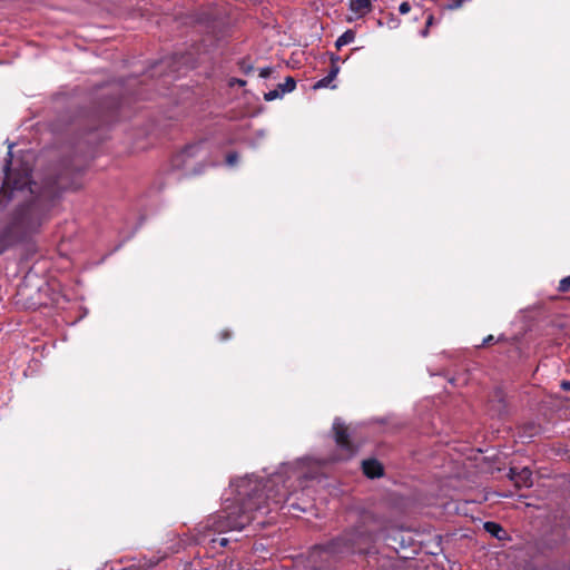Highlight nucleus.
Returning <instances> with one entry per match:
<instances>
[{
	"instance_id": "f257e3e1",
	"label": "nucleus",
	"mask_w": 570,
	"mask_h": 570,
	"mask_svg": "<svg viewBox=\"0 0 570 570\" xmlns=\"http://www.w3.org/2000/svg\"><path fill=\"white\" fill-rule=\"evenodd\" d=\"M82 171L81 166L63 161L55 177L47 178L43 186L30 178L28 187L31 190L16 193L14 199L21 198L22 202L9 214L8 223L23 240L40 230L61 191L80 187Z\"/></svg>"
},
{
	"instance_id": "f03ea898",
	"label": "nucleus",
	"mask_w": 570,
	"mask_h": 570,
	"mask_svg": "<svg viewBox=\"0 0 570 570\" xmlns=\"http://www.w3.org/2000/svg\"><path fill=\"white\" fill-rule=\"evenodd\" d=\"M235 504L209 515L202 524L205 531H240L254 520V512L265 509L269 501L281 503L288 494L278 474L266 480L253 475L242 478L235 483Z\"/></svg>"
},
{
	"instance_id": "7ed1b4c3",
	"label": "nucleus",
	"mask_w": 570,
	"mask_h": 570,
	"mask_svg": "<svg viewBox=\"0 0 570 570\" xmlns=\"http://www.w3.org/2000/svg\"><path fill=\"white\" fill-rule=\"evenodd\" d=\"M381 524V520L373 512L362 511L352 530L345 531L327 544L314 547L309 554L311 562L317 570H322V566L317 563L331 564L352 553H370Z\"/></svg>"
},
{
	"instance_id": "20e7f679",
	"label": "nucleus",
	"mask_w": 570,
	"mask_h": 570,
	"mask_svg": "<svg viewBox=\"0 0 570 570\" xmlns=\"http://www.w3.org/2000/svg\"><path fill=\"white\" fill-rule=\"evenodd\" d=\"M12 146L8 151V158L3 167L4 179L0 186V207L6 206L10 200L14 199L16 193L30 191L28 183H30V173L32 168L27 163H21L18 166L12 164Z\"/></svg>"
},
{
	"instance_id": "39448f33",
	"label": "nucleus",
	"mask_w": 570,
	"mask_h": 570,
	"mask_svg": "<svg viewBox=\"0 0 570 570\" xmlns=\"http://www.w3.org/2000/svg\"><path fill=\"white\" fill-rule=\"evenodd\" d=\"M331 431L340 459L352 460L362 445L357 428L347 425L341 417H335Z\"/></svg>"
},
{
	"instance_id": "423d86ee",
	"label": "nucleus",
	"mask_w": 570,
	"mask_h": 570,
	"mask_svg": "<svg viewBox=\"0 0 570 570\" xmlns=\"http://www.w3.org/2000/svg\"><path fill=\"white\" fill-rule=\"evenodd\" d=\"M205 141H197L186 146L181 151L176 154L171 159L174 169L183 170L187 175H197L202 173L200 168L194 166V159L202 156L205 150Z\"/></svg>"
},
{
	"instance_id": "0eeeda50",
	"label": "nucleus",
	"mask_w": 570,
	"mask_h": 570,
	"mask_svg": "<svg viewBox=\"0 0 570 570\" xmlns=\"http://www.w3.org/2000/svg\"><path fill=\"white\" fill-rule=\"evenodd\" d=\"M508 475L517 488L532 487V471L528 465H510Z\"/></svg>"
},
{
	"instance_id": "6e6552de",
	"label": "nucleus",
	"mask_w": 570,
	"mask_h": 570,
	"mask_svg": "<svg viewBox=\"0 0 570 570\" xmlns=\"http://www.w3.org/2000/svg\"><path fill=\"white\" fill-rule=\"evenodd\" d=\"M21 242L24 240L17 234L8 222L0 228V255Z\"/></svg>"
},
{
	"instance_id": "1a4fd4ad",
	"label": "nucleus",
	"mask_w": 570,
	"mask_h": 570,
	"mask_svg": "<svg viewBox=\"0 0 570 570\" xmlns=\"http://www.w3.org/2000/svg\"><path fill=\"white\" fill-rule=\"evenodd\" d=\"M542 431L540 424L529 421L519 426L518 435L523 443L530 442L532 438L539 435Z\"/></svg>"
},
{
	"instance_id": "9d476101",
	"label": "nucleus",
	"mask_w": 570,
	"mask_h": 570,
	"mask_svg": "<svg viewBox=\"0 0 570 570\" xmlns=\"http://www.w3.org/2000/svg\"><path fill=\"white\" fill-rule=\"evenodd\" d=\"M490 412L492 415L503 416L507 414V404L503 394L500 390L494 392L493 397L490 401Z\"/></svg>"
},
{
	"instance_id": "9b49d317",
	"label": "nucleus",
	"mask_w": 570,
	"mask_h": 570,
	"mask_svg": "<svg viewBox=\"0 0 570 570\" xmlns=\"http://www.w3.org/2000/svg\"><path fill=\"white\" fill-rule=\"evenodd\" d=\"M484 530L490 533L495 539L502 541L507 540L509 538L507 531L502 528L501 524L493 522V521H487L483 524Z\"/></svg>"
},
{
	"instance_id": "f8f14e48",
	"label": "nucleus",
	"mask_w": 570,
	"mask_h": 570,
	"mask_svg": "<svg viewBox=\"0 0 570 570\" xmlns=\"http://www.w3.org/2000/svg\"><path fill=\"white\" fill-rule=\"evenodd\" d=\"M371 0H351L350 9L360 16L371 11Z\"/></svg>"
},
{
	"instance_id": "ddd939ff",
	"label": "nucleus",
	"mask_w": 570,
	"mask_h": 570,
	"mask_svg": "<svg viewBox=\"0 0 570 570\" xmlns=\"http://www.w3.org/2000/svg\"><path fill=\"white\" fill-rule=\"evenodd\" d=\"M340 71V67L338 66H333L331 67V70L328 72V75L322 79H320L318 81H316L313 86L314 89H321V88H326L331 85V82L336 78L337 73Z\"/></svg>"
},
{
	"instance_id": "4468645a",
	"label": "nucleus",
	"mask_w": 570,
	"mask_h": 570,
	"mask_svg": "<svg viewBox=\"0 0 570 570\" xmlns=\"http://www.w3.org/2000/svg\"><path fill=\"white\" fill-rule=\"evenodd\" d=\"M364 475L368 479L380 478L384 474V465H361Z\"/></svg>"
},
{
	"instance_id": "2eb2a0df",
	"label": "nucleus",
	"mask_w": 570,
	"mask_h": 570,
	"mask_svg": "<svg viewBox=\"0 0 570 570\" xmlns=\"http://www.w3.org/2000/svg\"><path fill=\"white\" fill-rule=\"evenodd\" d=\"M356 33L352 29L343 32L335 41V47L341 49L343 46L352 43L355 40Z\"/></svg>"
},
{
	"instance_id": "dca6fc26",
	"label": "nucleus",
	"mask_w": 570,
	"mask_h": 570,
	"mask_svg": "<svg viewBox=\"0 0 570 570\" xmlns=\"http://www.w3.org/2000/svg\"><path fill=\"white\" fill-rule=\"evenodd\" d=\"M278 89L283 95L287 92H292L296 88V81L293 77L288 76L285 78V81L283 83H279Z\"/></svg>"
},
{
	"instance_id": "f3484780",
	"label": "nucleus",
	"mask_w": 570,
	"mask_h": 570,
	"mask_svg": "<svg viewBox=\"0 0 570 570\" xmlns=\"http://www.w3.org/2000/svg\"><path fill=\"white\" fill-rule=\"evenodd\" d=\"M284 95L281 92V90L278 89V87L274 90H271L268 92H266L264 95V99L266 101H272V100H275V99H278V98H282Z\"/></svg>"
},
{
	"instance_id": "a211bd4d",
	"label": "nucleus",
	"mask_w": 570,
	"mask_h": 570,
	"mask_svg": "<svg viewBox=\"0 0 570 570\" xmlns=\"http://www.w3.org/2000/svg\"><path fill=\"white\" fill-rule=\"evenodd\" d=\"M558 291L560 293H567L570 291V275L567 276V277H563L560 282H559V286H558Z\"/></svg>"
},
{
	"instance_id": "6ab92c4d",
	"label": "nucleus",
	"mask_w": 570,
	"mask_h": 570,
	"mask_svg": "<svg viewBox=\"0 0 570 570\" xmlns=\"http://www.w3.org/2000/svg\"><path fill=\"white\" fill-rule=\"evenodd\" d=\"M238 163V154L236 151H232L226 156V164L228 166H235Z\"/></svg>"
},
{
	"instance_id": "aec40b11",
	"label": "nucleus",
	"mask_w": 570,
	"mask_h": 570,
	"mask_svg": "<svg viewBox=\"0 0 570 570\" xmlns=\"http://www.w3.org/2000/svg\"><path fill=\"white\" fill-rule=\"evenodd\" d=\"M433 23H434V17H433V14H431V13H430V14L426 17V21H425V29H424V30H422V32H421L423 37H426V36H428V33H429V28H430L431 26H433Z\"/></svg>"
},
{
	"instance_id": "412c9836",
	"label": "nucleus",
	"mask_w": 570,
	"mask_h": 570,
	"mask_svg": "<svg viewBox=\"0 0 570 570\" xmlns=\"http://www.w3.org/2000/svg\"><path fill=\"white\" fill-rule=\"evenodd\" d=\"M411 11V4L407 2V1H403L400 6H399V12L401 14H406Z\"/></svg>"
},
{
	"instance_id": "4be33fe9",
	"label": "nucleus",
	"mask_w": 570,
	"mask_h": 570,
	"mask_svg": "<svg viewBox=\"0 0 570 570\" xmlns=\"http://www.w3.org/2000/svg\"><path fill=\"white\" fill-rule=\"evenodd\" d=\"M229 87L238 86L243 87L246 85V81L239 78H230L228 81Z\"/></svg>"
},
{
	"instance_id": "5701e85b",
	"label": "nucleus",
	"mask_w": 570,
	"mask_h": 570,
	"mask_svg": "<svg viewBox=\"0 0 570 570\" xmlns=\"http://www.w3.org/2000/svg\"><path fill=\"white\" fill-rule=\"evenodd\" d=\"M273 72V68L271 67H264L259 69V77L261 78H268L271 73Z\"/></svg>"
},
{
	"instance_id": "b1692460",
	"label": "nucleus",
	"mask_w": 570,
	"mask_h": 570,
	"mask_svg": "<svg viewBox=\"0 0 570 570\" xmlns=\"http://www.w3.org/2000/svg\"><path fill=\"white\" fill-rule=\"evenodd\" d=\"M150 568V566L148 568L146 567H142V566H139V564H132V566H129L127 568H122L120 570H148Z\"/></svg>"
},
{
	"instance_id": "393cba45",
	"label": "nucleus",
	"mask_w": 570,
	"mask_h": 570,
	"mask_svg": "<svg viewBox=\"0 0 570 570\" xmlns=\"http://www.w3.org/2000/svg\"><path fill=\"white\" fill-rule=\"evenodd\" d=\"M492 342H494V336H493V335H488V336L483 340V342H482L481 346H487V345L491 344Z\"/></svg>"
},
{
	"instance_id": "a878e982",
	"label": "nucleus",
	"mask_w": 570,
	"mask_h": 570,
	"mask_svg": "<svg viewBox=\"0 0 570 570\" xmlns=\"http://www.w3.org/2000/svg\"><path fill=\"white\" fill-rule=\"evenodd\" d=\"M360 463L370 464V463H381V462L376 458H366V459H363Z\"/></svg>"
},
{
	"instance_id": "bb28decb",
	"label": "nucleus",
	"mask_w": 570,
	"mask_h": 570,
	"mask_svg": "<svg viewBox=\"0 0 570 570\" xmlns=\"http://www.w3.org/2000/svg\"><path fill=\"white\" fill-rule=\"evenodd\" d=\"M560 387L563 390V391H570V381H562L560 383Z\"/></svg>"
},
{
	"instance_id": "cd10ccee",
	"label": "nucleus",
	"mask_w": 570,
	"mask_h": 570,
	"mask_svg": "<svg viewBox=\"0 0 570 570\" xmlns=\"http://www.w3.org/2000/svg\"><path fill=\"white\" fill-rule=\"evenodd\" d=\"M242 70L245 73H248V72H250L253 70V66L252 65H245V62H244V63H242Z\"/></svg>"
},
{
	"instance_id": "c85d7f7f",
	"label": "nucleus",
	"mask_w": 570,
	"mask_h": 570,
	"mask_svg": "<svg viewBox=\"0 0 570 570\" xmlns=\"http://www.w3.org/2000/svg\"><path fill=\"white\" fill-rule=\"evenodd\" d=\"M229 337H230V332H228V331H223V332L220 333V338H222L223 341H226V340H228Z\"/></svg>"
},
{
	"instance_id": "c756f323",
	"label": "nucleus",
	"mask_w": 570,
	"mask_h": 570,
	"mask_svg": "<svg viewBox=\"0 0 570 570\" xmlns=\"http://www.w3.org/2000/svg\"><path fill=\"white\" fill-rule=\"evenodd\" d=\"M264 137H265V131L264 130L256 131V140H261Z\"/></svg>"
},
{
	"instance_id": "7c9ffc66",
	"label": "nucleus",
	"mask_w": 570,
	"mask_h": 570,
	"mask_svg": "<svg viewBox=\"0 0 570 570\" xmlns=\"http://www.w3.org/2000/svg\"><path fill=\"white\" fill-rule=\"evenodd\" d=\"M338 60H340V58H338L337 56L332 55V57H331L332 66H331V67H333V66H337V61H338Z\"/></svg>"
},
{
	"instance_id": "2f4dec72",
	"label": "nucleus",
	"mask_w": 570,
	"mask_h": 570,
	"mask_svg": "<svg viewBox=\"0 0 570 570\" xmlns=\"http://www.w3.org/2000/svg\"><path fill=\"white\" fill-rule=\"evenodd\" d=\"M227 543H228V540H227L226 538H223V539H220V541H219V544H220L222 547H226V546H227Z\"/></svg>"
},
{
	"instance_id": "473e14b6",
	"label": "nucleus",
	"mask_w": 570,
	"mask_h": 570,
	"mask_svg": "<svg viewBox=\"0 0 570 570\" xmlns=\"http://www.w3.org/2000/svg\"><path fill=\"white\" fill-rule=\"evenodd\" d=\"M296 463L303 464V463H308V462L306 461V459H298L296 461Z\"/></svg>"
},
{
	"instance_id": "72a5a7b5",
	"label": "nucleus",
	"mask_w": 570,
	"mask_h": 570,
	"mask_svg": "<svg viewBox=\"0 0 570 570\" xmlns=\"http://www.w3.org/2000/svg\"><path fill=\"white\" fill-rule=\"evenodd\" d=\"M448 463H461V462L456 459H451Z\"/></svg>"
},
{
	"instance_id": "f704fd0d",
	"label": "nucleus",
	"mask_w": 570,
	"mask_h": 570,
	"mask_svg": "<svg viewBox=\"0 0 570 570\" xmlns=\"http://www.w3.org/2000/svg\"><path fill=\"white\" fill-rule=\"evenodd\" d=\"M468 459H469V460L478 461V458H476V456H473V458H472V456H469Z\"/></svg>"
},
{
	"instance_id": "c9c22d12",
	"label": "nucleus",
	"mask_w": 570,
	"mask_h": 570,
	"mask_svg": "<svg viewBox=\"0 0 570 570\" xmlns=\"http://www.w3.org/2000/svg\"><path fill=\"white\" fill-rule=\"evenodd\" d=\"M249 145L255 147L256 146V141H250Z\"/></svg>"
},
{
	"instance_id": "e433bc0d",
	"label": "nucleus",
	"mask_w": 570,
	"mask_h": 570,
	"mask_svg": "<svg viewBox=\"0 0 570 570\" xmlns=\"http://www.w3.org/2000/svg\"><path fill=\"white\" fill-rule=\"evenodd\" d=\"M481 463H488L487 462V458H483L482 462Z\"/></svg>"
}]
</instances>
